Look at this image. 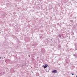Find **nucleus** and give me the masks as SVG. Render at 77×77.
Listing matches in <instances>:
<instances>
[{"mask_svg":"<svg viewBox=\"0 0 77 77\" xmlns=\"http://www.w3.org/2000/svg\"><path fill=\"white\" fill-rule=\"evenodd\" d=\"M47 66H48V65L47 64H45V66L43 65L42 66V67L44 68H46Z\"/></svg>","mask_w":77,"mask_h":77,"instance_id":"nucleus-1","label":"nucleus"},{"mask_svg":"<svg viewBox=\"0 0 77 77\" xmlns=\"http://www.w3.org/2000/svg\"><path fill=\"white\" fill-rule=\"evenodd\" d=\"M52 73H57V70H55L52 72Z\"/></svg>","mask_w":77,"mask_h":77,"instance_id":"nucleus-2","label":"nucleus"},{"mask_svg":"<svg viewBox=\"0 0 77 77\" xmlns=\"http://www.w3.org/2000/svg\"><path fill=\"white\" fill-rule=\"evenodd\" d=\"M30 57V55H29V57Z\"/></svg>","mask_w":77,"mask_h":77,"instance_id":"nucleus-3","label":"nucleus"},{"mask_svg":"<svg viewBox=\"0 0 77 77\" xmlns=\"http://www.w3.org/2000/svg\"><path fill=\"white\" fill-rule=\"evenodd\" d=\"M72 75H74V74L72 73Z\"/></svg>","mask_w":77,"mask_h":77,"instance_id":"nucleus-4","label":"nucleus"},{"mask_svg":"<svg viewBox=\"0 0 77 77\" xmlns=\"http://www.w3.org/2000/svg\"><path fill=\"white\" fill-rule=\"evenodd\" d=\"M51 41H52V39H51Z\"/></svg>","mask_w":77,"mask_h":77,"instance_id":"nucleus-5","label":"nucleus"},{"mask_svg":"<svg viewBox=\"0 0 77 77\" xmlns=\"http://www.w3.org/2000/svg\"><path fill=\"white\" fill-rule=\"evenodd\" d=\"M2 58V57H0V59H1Z\"/></svg>","mask_w":77,"mask_h":77,"instance_id":"nucleus-6","label":"nucleus"},{"mask_svg":"<svg viewBox=\"0 0 77 77\" xmlns=\"http://www.w3.org/2000/svg\"><path fill=\"white\" fill-rule=\"evenodd\" d=\"M33 73V72H32V73Z\"/></svg>","mask_w":77,"mask_h":77,"instance_id":"nucleus-7","label":"nucleus"}]
</instances>
